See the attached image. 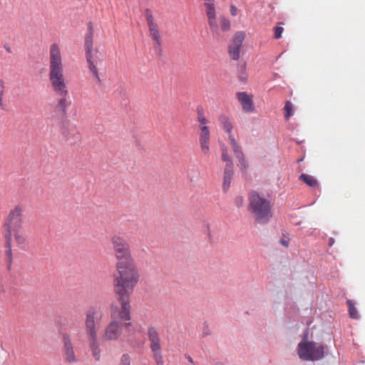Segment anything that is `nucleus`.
Instances as JSON below:
<instances>
[{"instance_id":"obj_1","label":"nucleus","mask_w":365,"mask_h":365,"mask_svg":"<svg viewBox=\"0 0 365 365\" xmlns=\"http://www.w3.org/2000/svg\"><path fill=\"white\" fill-rule=\"evenodd\" d=\"M49 81L53 91L60 97L54 108V111L62 118H66L67 107L71 102L67 103L66 98L68 91L63 76L61 51L56 43H53L50 48Z\"/></svg>"},{"instance_id":"obj_2","label":"nucleus","mask_w":365,"mask_h":365,"mask_svg":"<svg viewBox=\"0 0 365 365\" xmlns=\"http://www.w3.org/2000/svg\"><path fill=\"white\" fill-rule=\"evenodd\" d=\"M111 243L117 259L113 279L139 282L140 275L132 257L128 242L121 236L114 235L111 238Z\"/></svg>"},{"instance_id":"obj_3","label":"nucleus","mask_w":365,"mask_h":365,"mask_svg":"<svg viewBox=\"0 0 365 365\" xmlns=\"http://www.w3.org/2000/svg\"><path fill=\"white\" fill-rule=\"evenodd\" d=\"M138 282L113 279V292L120 308L114 303L110 304V317L112 319L120 321H130V296Z\"/></svg>"},{"instance_id":"obj_4","label":"nucleus","mask_w":365,"mask_h":365,"mask_svg":"<svg viewBox=\"0 0 365 365\" xmlns=\"http://www.w3.org/2000/svg\"><path fill=\"white\" fill-rule=\"evenodd\" d=\"M247 210L254 215L255 221L260 225L267 224L272 217L270 201L262 197L255 190L249 192Z\"/></svg>"},{"instance_id":"obj_5","label":"nucleus","mask_w":365,"mask_h":365,"mask_svg":"<svg viewBox=\"0 0 365 365\" xmlns=\"http://www.w3.org/2000/svg\"><path fill=\"white\" fill-rule=\"evenodd\" d=\"M22 221V209L17 205L14 210H11L4 222V227L6 231L5 235L6 240V255L7 257V268L11 269L12 262V250H11V226L14 230H19L21 227Z\"/></svg>"},{"instance_id":"obj_6","label":"nucleus","mask_w":365,"mask_h":365,"mask_svg":"<svg viewBox=\"0 0 365 365\" xmlns=\"http://www.w3.org/2000/svg\"><path fill=\"white\" fill-rule=\"evenodd\" d=\"M297 354L304 361H318L325 356V345L314 341L297 348Z\"/></svg>"},{"instance_id":"obj_7","label":"nucleus","mask_w":365,"mask_h":365,"mask_svg":"<svg viewBox=\"0 0 365 365\" xmlns=\"http://www.w3.org/2000/svg\"><path fill=\"white\" fill-rule=\"evenodd\" d=\"M93 29L91 21L88 23V31L85 36V51L86 58L88 64V68L93 73V76L101 82L98 71L93 60Z\"/></svg>"},{"instance_id":"obj_8","label":"nucleus","mask_w":365,"mask_h":365,"mask_svg":"<svg viewBox=\"0 0 365 365\" xmlns=\"http://www.w3.org/2000/svg\"><path fill=\"white\" fill-rule=\"evenodd\" d=\"M197 113L200 129L199 143L202 151L206 154L210 151V130L206 125L207 120L201 106L197 107Z\"/></svg>"},{"instance_id":"obj_9","label":"nucleus","mask_w":365,"mask_h":365,"mask_svg":"<svg viewBox=\"0 0 365 365\" xmlns=\"http://www.w3.org/2000/svg\"><path fill=\"white\" fill-rule=\"evenodd\" d=\"M96 308L95 307H90L86 312L85 324L86 327V333L89 338L91 349H96L100 348L96 330Z\"/></svg>"},{"instance_id":"obj_10","label":"nucleus","mask_w":365,"mask_h":365,"mask_svg":"<svg viewBox=\"0 0 365 365\" xmlns=\"http://www.w3.org/2000/svg\"><path fill=\"white\" fill-rule=\"evenodd\" d=\"M147 334L150 341V348L156 365H164L161 351L160 339L156 329L153 326L148 327Z\"/></svg>"},{"instance_id":"obj_11","label":"nucleus","mask_w":365,"mask_h":365,"mask_svg":"<svg viewBox=\"0 0 365 365\" xmlns=\"http://www.w3.org/2000/svg\"><path fill=\"white\" fill-rule=\"evenodd\" d=\"M122 322L112 319L105 330V338L108 340H117L123 331Z\"/></svg>"},{"instance_id":"obj_12","label":"nucleus","mask_w":365,"mask_h":365,"mask_svg":"<svg viewBox=\"0 0 365 365\" xmlns=\"http://www.w3.org/2000/svg\"><path fill=\"white\" fill-rule=\"evenodd\" d=\"M63 351L65 354L66 360L69 364H73L78 361L74 354L73 346L71 339L67 333L62 334Z\"/></svg>"},{"instance_id":"obj_13","label":"nucleus","mask_w":365,"mask_h":365,"mask_svg":"<svg viewBox=\"0 0 365 365\" xmlns=\"http://www.w3.org/2000/svg\"><path fill=\"white\" fill-rule=\"evenodd\" d=\"M237 96L244 112L251 113L255 110V108L252 95L242 91L237 93Z\"/></svg>"},{"instance_id":"obj_14","label":"nucleus","mask_w":365,"mask_h":365,"mask_svg":"<svg viewBox=\"0 0 365 365\" xmlns=\"http://www.w3.org/2000/svg\"><path fill=\"white\" fill-rule=\"evenodd\" d=\"M234 175V168L232 169H224L223 182H222V190L224 192H227L230 187L232 179Z\"/></svg>"},{"instance_id":"obj_15","label":"nucleus","mask_w":365,"mask_h":365,"mask_svg":"<svg viewBox=\"0 0 365 365\" xmlns=\"http://www.w3.org/2000/svg\"><path fill=\"white\" fill-rule=\"evenodd\" d=\"M222 150V160L226 163L224 169H232L234 168L233 160L229 155L227 148L225 144L220 146Z\"/></svg>"},{"instance_id":"obj_16","label":"nucleus","mask_w":365,"mask_h":365,"mask_svg":"<svg viewBox=\"0 0 365 365\" xmlns=\"http://www.w3.org/2000/svg\"><path fill=\"white\" fill-rule=\"evenodd\" d=\"M228 141L236 158L244 155L242 148L238 144L233 135H228Z\"/></svg>"},{"instance_id":"obj_17","label":"nucleus","mask_w":365,"mask_h":365,"mask_svg":"<svg viewBox=\"0 0 365 365\" xmlns=\"http://www.w3.org/2000/svg\"><path fill=\"white\" fill-rule=\"evenodd\" d=\"M299 180L304 182L307 186L310 187H314L318 185V180L312 175L302 173L299 176Z\"/></svg>"},{"instance_id":"obj_18","label":"nucleus","mask_w":365,"mask_h":365,"mask_svg":"<svg viewBox=\"0 0 365 365\" xmlns=\"http://www.w3.org/2000/svg\"><path fill=\"white\" fill-rule=\"evenodd\" d=\"M208 19V24L212 33L218 31V26L216 22V11L206 12Z\"/></svg>"},{"instance_id":"obj_19","label":"nucleus","mask_w":365,"mask_h":365,"mask_svg":"<svg viewBox=\"0 0 365 365\" xmlns=\"http://www.w3.org/2000/svg\"><path fill=\"white\" fill-rule=\"evenodd\" d=\"M149 31L150 32L151 36H153V38L155 43L158 46V51H159V53H160L161 52L160 36L159 31H158L156 25L153 26H153L149 27Z\"/></svg>"},{"instance_id":"obj_20","label":"nucleus","mask_w":365,"mask_h":365,"mask_svg":"<svg viewBox=\"0 0 365 365\" xmlns=\"http://www.w3.org/2000/svg\"><path fill=\"white\" fill-rule=\"evenodd\" d=\"M245 33L244 31H237L235 34L232 38V43L231 46L241 47L242 43L245 39Z\"/></svg>"},{"instance_id":"obj_21","label":"nucleus","mask_w":365,"mask_h":365,"mask_svg":"<svg viewBox=\"0 0 365 365\" xmlns=\"http://www.w3.org/2000/svg\"><path fill=\"white\" fill-rule=\"evenodd\" d=\"M346 304L348 305V308H349L348 312H349L350 318L354 319H359L360 316L357 312V309L355 307L354 303L351 300L348 299L346 301Z\"/></svg>"},{"instance_id":"obj_22","label":"nucleus","mask_w":365,"mask_h":365,"mask_svg":"<svg viewBox=\"0 0 365 365\" xmlns=\"http://www.w3.org/2000/svg\"><path fill=\"white\" fill-rule=\"evenodd\" d=\"M220 121L222 124L223 129L230 135H232V124L230 121L229 118L225 115H222L220 117Z\"/></svg>"},{"instance_id":"obj_23","label":"nucleus","mask_w":365,"mask_h":365,"mask_svg":"<svg viewBox=\"0 0 365 365\" xmlns=\"http://www.w3.org/2000/svg\"><path fill=\"white\" fill-rule=\"evenodd\" d=\"M228 51L230 58L232 60L237 61L240 57V48L237 46H233L230 45L228 46Z\"/></svg>"},{"instance_id":"obj_24","label":"nucleus","mask_w":365,"mask_h":365,"mask_svg":"<svg viewBox=\"0 0 365 365\" xmlns=\"http://www.w3.org/2000/svg\"><path fill=\"white\" fill-rule=\"evenodd\" d=\"M238 78L242 84H245L247 81V74L246 73V66L243 64L238 68Z\"/></svg>"},{"instance_id":"obj_25","label":"nucleus","mask_w":365,"mask_h":365,"mask_svg":"<svg viewBox=\"0 0 365 365\" xmlns=\"http://www.w3.org/2000/svg\"><path fill=\"white\" fill-rule=\"evenodd\" d=\"M284 119L289 120L294 115L293 105L289 101H287L284 106Z\"/></svg>"},{"instance_id":"obj_26","label":"nucleus","mask_w":365,"mask_h":365,"mask_svg":"<svg viewBox=\"0 0 365 365\" xmlns=\"http://www.w3.org/2000/svg\"><path fill=\"white\" fill-rule=\"evenodd\" d=\"M302 339L297 345V348L301 346H304L308 343L313 341V340H309V329L307 327L302 334Z\"/></svg>"},{"instance_id":"obj_27","label":"nucleus","mask_w":365,"mask_h":365,"mask_svg":"<svg viewBox=\"0 0 365 365\" xmlns=\"http://www.w3.org/2000/svg\"><path fill=\"white\" fill-rule=\"evenodd\" d=\"M5 85L3 80H0V110H6V106L4 103V96Z\"/></svg>"},{"instance_id":"obj_28","label":"nucleus","mask_w":365,"mask_h":365,"mask_svg":"<svg viewBox=\"0 0 365 365\" xmlns=\"http://www.w3.org/2000/svg\"><path fill=\"white\" fill-rule=\"evenodd\" d=\"M237 160L239 161L238 166L240 167L241 171L242 172L246 171L248 169L249 164H248V162H247V160H246V158L245 157V155H240L239 157H237Z\"/></svg>"},{"instance_id":"obj_29","label":"nucleus","mask_w":365,"mask_h":365,"mask_svg":"<svg viewBox=\"0 0 365 365\" xmlns=\"http://www.w3.org/2000/svg\"><path fill=\"white\" fill-rule=\"evenodd\" d=\"M230 22L225 16L220 18V28L223 32L228 31L230 29Z\"/></svg>"},{"instance_id":"obj_30","label":"nucleus","mask_w":365,"mask_h":365,"mask_svg":"<svg viewBox=\"0 0 365 365\" xmlns=\"http://www.w3.org/2000/svg\"><path fill=\"white\" fill-rule=\"evenodd\" d=\"M123 327L126 332L129 334H133L135 333V327L133 325L132 322L130 321H123L122 322Z\"/></svg>"},{"instance_id":"obj_31","label":"nucleus","mask_w":365,"mask_h":365,"mask_svg":"<svg viewBox=\"0 0 365 365\" xmlns=\"http://www.w3.org/2000/svg\"><path fill=\"white\" fill-rule=\"evenodd\" d=\"M145 13L148 26L153 27V26H155V24H154L153 16L151 10L150 9H146L145 10Z\"/></svg>"},{"instance_id":"obj_32","label":"nucleus","mask_w":365,"mask_h":365,"mask_svg":"<svg viewBox=\"0 0 365 365\" xmlns=\"http://www.w3.org/2000/svg\"><path fill=\"white\" fill-rule=\"evenodd\" d=\"M205 12L215 11V0H204Z\"/></svg>"},{"instance_id":"obj_33","label":"nucleus","mask_w":365,"mask_h":365,"mask_svg":"<svg viewBox=\"0 0 365 365\" xmlns=\"http://www.w3.org/2000/svg\"><path fill=\"white\" fill-rule=\"evenodd\" d=\"M15 231V233H14V238L16 241V242L19 245H22V244H24L25 243V238L24 236H22L18 231V230H14Z\"/></svg>"},{"instance_id":"obj_34","label":"nucleus","mask_w":365,"mask_h":365,"mask_svg":"<svg viewBox=\"0 0 365 365\" xmlns=\"http://www.w3.org/2000/svg\"><path fill=\"white\" fill-rule=\"evenodd\" d=\"M119 365H130V357L128 354H123L121 356Z\"/></svg>"},{"instance_id":"obj_35","label":"nucleus","mask_w":365,"mask_h":365,"mask_svg":"<svg viewBox=\"0 0 365 365\" xmlns=\"http://www.w3.org/2000/svg\"><path fill=\"white\" fill-rule=\"evenodd\" d=\"M284 31L282 26H275L274 28V37L275 39H279L282 37V32Z\"/></svg>"},{"instance_id":"obj_36","label":"nucleus","mask_w":365,"mask_h":365,"mask_svg":"<svg viewBox=\"0 0 365 365\" xmlns=\"http://www.w3.org/2000/svg\"><path fill=\"white\" fill-rule=\"evenodd\" d=\"M61 132H62L63 135L66 138V139L68 140L69 139L70 131H69L68 128L66 126V123H63L62 124Z\"/></svg>"},{"instance_id":"obj_37","label":"nucleus","mask_w":365,"mask_h":365,"mask_svg":"<svg viewBox=\"0 0 365 365\" xmlns=\"http://www.w3.org/2000/svg\"><path fill=\"white\" fill-rule=\"evenodd\" d=\"M235 204L237 207H241L244 205V197L242 195L237 196L235 198Z\"/></svg>"},{"instance_id":"obj_38","label":"nucleus","mask_w":365,"mask_h":365,"mask_svg":"<svg viewBox=\"0 0 365 365\" xmlns=\"http://www.w3.org/2000/svg\"><path fill=\"white\" fill-rule=\"evenodd\" d=\"M211 334V331L209 328L208 324L207 322H205L203 324V330H202V336L204 337L209 336Z\"/></svg>"},{"instance_id":"obj_39","label":"nucleus","mask_w":365,"mask_h":365,"mask_svg":"<svg viewBox=\"0 0 365 365\" xmlns=\"http://www.w3.org/2000/svg\"><path fill=\"white\" fill-rule=\"evenodd\" d=\"M91 351H92V355H93V358L95 359V360L99 361L100 359H101V349H100V348L99 349H91Z\"/></svg>"},{"instance_id":"obj_40","label":"nucleus","mask_w":365,"mask_h":365,"mask_svg":"<svg viewBox=\"0 0 365 365\" xmlns=\"http://www.w3.org/2000/svg\"><path fill=\"white\" fill-rule=\"evenodd\" d=\"M230 14L232 16H235L237 14V9L234 4L230 5Z\"/></svg>"},{"instance_id":"obj_41","label":"nucleus","mask_w":365,"mask_h":365,"mask_svg":"<svg viewBox=\"0 0 365 365\" xmlns=\"http://www.w3.org/2000/svg\"><path fill=\"white\" fill-rule=\"evenodd\" d=\"M185 358L187 360L188 363H189V365H192V364H194V361H193V359L189 355V354H185Z\"/></svg>"},{"instance_id":"obj_42","label":"nucleus","mask_w":365,"mask_h":365,"mask_svg":"<svg viewBox=\"0 0 365 365\" xmlns=\"http://www.w3.org/2000/svg\"><path fill=\"white\" fill-rule=\"evenodd\" d=\"M280 244L284 247H288L289 246V241L286 240L283 238H281L279 240Z\"/></svg>"},{"instance_id":"obj_43","label":"nucleus","mask_w":365,"mask_h":365,"mask_svg":"<svg viewBox=\"0 0 365 365\" xmlns=\"http://www.w3.org/2000/svg\"><path fill=\"white\" fill-rule=\"evenodd\" d=\"M73 137H74V142L73 143H76L77 140H78L80 138H81V135L78 133L76 132V133H73ZM71 144H73V142L71 143Z\"/></svg>"},{"instance_id":"obj_44","label":"nucleus","mask_w":365,"mask_h":365,"mask_svg":"<svg viewBox=\"0 0 365 365\" xmlns=\"http://www.w3.org/2000/svg\"><path fill=\"white\" fill-rule=\"evenodd\" d=\"M4 49H5L8 53H11V52H12V51H11V46H9V44H8V43H5V44L4 45Z\"/></svg>"},{"instance_id":"obj_45","label":"nucleus","mask_w":365,"mask_h":365,"mask_svg":"<svg viewBox=\"0 0 365 365\" xmlns=\"http://www.w3.org/2000/svg\"><path fill=\"white\" fill-rule=\"evenodd\" d=\"M334 239L333 237H330L328 241V245L329 247H331L334 243Z\"/></svg>"},{"instance_id":"obj_46","label":"nucleus","mask_w":365,"mask_h":365,"mask_svg":"<svg viewBox=\"0 0 365 365\" xmlns=\"http://www.w3.org/2000/svg\"><path fill=\"white\" fill-rule=\"evenodd\" d=\"M10 292H12L14 294H16V293H15V290H14V289L13 287H12V288H11Z\"/></svg>"},{"instance_id":"obj_47","label":"nucleus","mask_w":365,"mask_h":365,"mask_svg":"<svg viewBox=\"0 0 365 365\" xmlns=\"http://www.w3.org/2000/svg\"><path fill=\"white\" fill-rule=\"evenodd\" d=\"M303 160H304V158L302 157V158H301L298 159V160H297V162H298V163H300V162L303 161Z\"/></svg>"},{"instance_id":"obj_48","label":"nucleus","mask_w":365,"mask_h":365,"mask_svg":"<svg viewBox=\"0 0 365 365\" xmlns=\"http://www.w3.org/2000/svg\"><path fill=\"white\" fill-rule=\"evenodd\" d=\"M207 237H208L209 239H210V237H211V235H210V232H209V231H208V233H207Z\"/></svg>"},{"instance_id":"obj_49","label":"nucleus","mask_w":365,"mask_h":365,"mask_svg":"<svg viewBox=\"0 0 365 365\" xmlns=\"http://www.w3.org/2000/svg\"><path fill=\"white\" fill-rule=\"evenodd\" d=\"M136 144H137V145H138V147H140V144H139L138 141H137V140H136Z\"/></svg>"},{"instance_id":"obj_50","label":"nucleus","mask_w":365,"mask_h":365,"mask_svg":"<svg viewBox=\"0 0 365 365\" xmlns=\"http://www.w3.org/2000/svg\"><path fill=\"white\" fill-rule=\"evenodd\" d=\"M297 143L298 144H299V143H301V141L297 140Z\"/></svg>"},{"instance_id":"obj_51","label":"nucleus","mask_w":365,"mask_h":365,"mask_svg":"<svg viewBox=\"0 0 365 365\" xmlns=\"http://www.w3.org/2000/svg\"><path fill=\"white\" fill-rule=\"evenodd\" d=\"M2 292H5L4 288H2Z\"/></svg>"}]
</instances>
